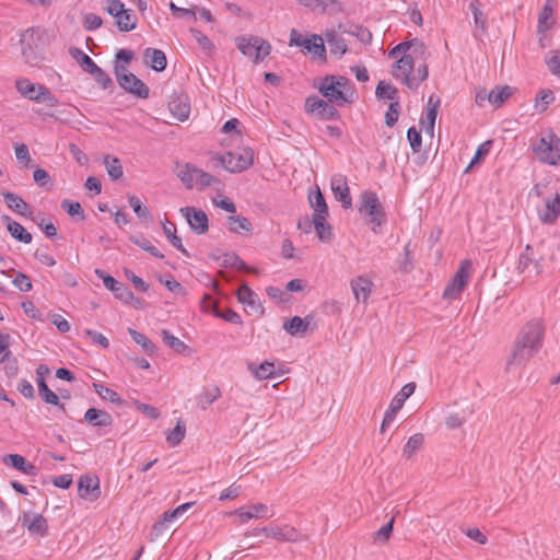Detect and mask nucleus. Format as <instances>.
<instances>
[{
	"mask_svg": "<svg viewBox=\"0 0 560 560\" xmlns=\"http://www.w3.org/2000/svg\"><path fill=\"white\" fill-rule=\"evenodd\" d=\"M319 93L327 98L329 103L342 106L353 101L354 91L346 77H336L328 74L324 77L318 84Z\"/></svg>",
	"mask_w": 560,
	"mask_h": 560,
	"instance_id": "f257e3e1",
	"label": "nucleus"
},
{
	"mask_svg": "<svg viewBox=\"0 0 560 560\" xmlns=\"http://www.w3.org/2000/svg\"><path fill=\"white\" fill-rule=\"evenodd\" d=\"M20 43L24 61L32 67H39L45 60V32L35 27L27 28L21 34Z\"/></svg>",
	"mask_w": 560,
	"mask_h": 560,
	"instance_id": "f03ea898",
	"label": "nucleus"
},
{
	"mask_svg": "<svg viewBox=\"0 0 560 560\" xmlns=\"http://www.w3.org/2000/svg\"><path fill=\"white\" fill-rule=\"evenodd\" d=\"M236 47L255 63L262 61L271 51V45L258 36H238L235 39Z\"/></svg>",
	"mask_w": 560,
	"mask_h": 560,
	"instance_id": "7ed1b4c3",
	"label": "nucleus"
},
{
	"mask_svg": "<svg viewBox=\"0 0 560 560\" xmlns=\"http://www.w3.org/2000/svg\"><path fill=\"white\" fill-rule=\"evenodd\" d=\"M535 156L542 163L549 165L560 164V138L549 133L548 138L541 137L532 145Z\"/></svg>",
	"mask_w": 560,
	"mask_h": 560,
	"instance_id": "20e7f679",
	"label": "nucleus"
},
{
	"mask_svg": "<svg viewBox=\"0 0 560 560\" xmlns=\"http://www.w3.org/2000/svg\"><path fill=\"white\" fill-rule=\"evenodd\" d=\"M217 165H221L230 173H241L253 165L254 154L252 149L244 148L240 152H226L213 158Z\"/></svg>",
	"mask_w": 560,
	"mask_h": 560,
	"instance_id": "39448f33",
	"label": "nucleus"
},
{
	"mask_svg": "<svg viewBox=\"0 0 560 560\" xmlns=\"http://www.w3.org/2000/svg\"><path fill=\"white\" fill-rule=\"evenodd\" d=\"M544 336V322L539 318H534L522 327L516 337V341L527 346H533L536 350H540L542 347Z\"/></svg>",
	"mask_w": 560,
	"mask_h": 560,
	"instance_id": "423d86ee",
	"label": "nucleus"
},
{
	"mask_svg": "<svg viewBox=\"0 0 560 560\" xmlns=\"http://www.w3.org/2000/svg\"><path fill=\"white\" fill-rule=\"evenodd\" d=\"M359 211L363 215L371 217V222L380 226L383 223L384 211L377 195L371 190H364L360 195Z\"/></svg>",
	"mask_w": 560,
	"mask_h": 560,
	"instance_id": "0eeeda50",
	"label": "nucleus"
},
{
	"mask_svg": "<svg viewBox=\"0 0 560 560\" xmlns=\"http://www.w3.org/2000/svg\"><path fill=\"white\" fill-rule=\"evenodd\" d=\"M416 384L413 382L406 384L392 399L388 409L386 410L382 424L381 433H384L386 429L394 421L397 412L402 408L405 401L415 393Z\"/></svg>",
	"mask_w": 560,
	"mask_h": 560,
	"instance_id": "6e6552de",
	"label": "nucleus"
},
{
	"mask_svg": "<svg viewBox=\"0 0 560 560\" xmlns=\"http://www.w3.org/2000/svg\"><path fill=\"white\" fill-rule=\"evenodd\" d=\"M337 105L324 101L316 95L308 96L305 101V109L307 113L315 115L320 119L337 120L340 114L336 108Z\"/></svg>",
	"mask_w": 560,
	"mask_h": 560,
	"instance_id": "1a4fd4ad",
	"label": "nucleus"
},
{
	"mask_svg": "<svg viewBox=\"0 0 560 560\" xmlns=\"http://www.w3.org/2000/svg\"><path fill=\"white\" fill-rule=\"evenodd\" d=\"M516 269L527 279L536 278L542 272L540 260L537 259L530 245H526L525 250L520 255Z\"/></svg>",
	"mask_w": 560,
	"mask_h": 560,
	"instance_id": "9d476101",
	"label": "nucleus"
},
{
	"mask_svg": "<svg viewBox=\"0 0 560 560\" xmlns=\"http://www.w3.org/2000/svg\"><path fill=\"white\" fill-rule=\"evenodd\" d=\"M471 267V262L469 260H464L460 264V268L456 271L452 281L445 287L443 292V298L446 300H455L459 298L464 288L466 287L469 275L467 269Z\"/></svg>",
	"mask_w": 560,
	"mask_h": 560,
	"instance_id": "9b49d317",
	"label": "nucleus"
},
{
	"mask_svg": "<svg viewBox=\"0 0 560 560\" xmlns=\"http://www.w3.org/2000/svg\"><path fill=\"white\" fill-rule=\"evenodd\" d=\"M413 69L415 60L412 56L405 54L398 58L392 73L396 79H401L409 89L416 90L418 89V82H416V77L411 75Z\"/></svg>",
	"mask_w": 560,
	"mask_h": 560,
	"instance_id": "f8f14e48",
	"label": "nucleus"
},
{
	"mask_svg": "<svg viewBox=\"0 0 560 560\" xmlns=\"http://www.w3.org/2000/svg\"><path fill=\"white\" fill-rule=\"evenodd\" d=\"M259 534H265L266 536L271 537L279 541H296L299 538L298 530L290 525L279 526V525L270 524L265 527L255 528L250 533V535H253V536H257Z\"/></svg>",
	"mask_w": 560,
	"mask_h": 560,
	"instance_id": "ddd939ff",
	"label": "nucleus"
},
{
	"mask_svg": "<svg viewBox=\"0 0 560 560\" xmlns=\"http://www.w3.org/2000/svg\"><path fill=\"white\" fill-rule=\"evenodd\" d=\"M95 272L103 280L104 287L112 291L117 299L126 304L132 303L135 300V294L129 290L127 285L117 281L112 276L105 275V272L102 270L96 269Z\"/></svg>",
	"mask_w": 560,
	"mask_h": 560,
	"instance_id": "4468645a",
	"label": "nucleus"
},
{
	"mask_svg": "<svg viewBox=\"0 0 560 560\" xmlns=\"http://www.w3.org/2000/svg\"><path fill=\"white\" fill-rule=\"evenodd\" d=\"M538 351L533 346L515 340L514 348L506 362V370H511L513 366H524Z\"/></svg>",
	"mask_w": 560,
	"mask_h": 560,
	"instance_id": "2eb2a0df",
	"label": "nucleus"
},
{
	"mask_svg": "<svg viewBox=\"0 0 560 560\" xmlns=\"http://www.w3.org/2000/svg\"><path fill=\"white\" fill-rule=\"evenodd\" d=\"M180 212L186 218L191 230L197 234H203L209 230L208 217L205 211L194 207L182 208Z\"/></svg>",
	"mask_w": 560,
	"mask_h": 560,
	"instance_id": "dca6fc26",
	"label": "nucleus"
},
{
	"mask_svg": "<svg viewBox=\"0 0 560 560\" xmlns=\"http://www.w3.org/2000/svg\"><path fill=\"white\" fill-rule=\"evenodd\" d=\"M78 491L81 498L96 500L101 495L100 479L96 476L83 475L78 481Z\"/></svg>",
	"mask_w": 560,
	"mask_h": 560,
	"instance_id": "f3484780",
	"label": "nucleus"
},
{
	"mask_svg": "<svg viewBox=\"0 0 560 560\" xmlns=\"http://www.w3.org/2000/svg\"><path fill=\"white\" fill-rule=\"evenodd\" d=\"M330 187L335 198L341 202L342 207L348 209L352 206L350 190L346 176L336 175L330 180Z\"/></svg>",
	"mask_w": 560,
	"mask_h": 560,
	"instance_id": "a211bd4d",
	"label": "nucleus"
},
{
	"mask_svg": "<svg viewBox=\"0 0 560 560\" xmlns=\"http://www.w3.org/2000/svg\"><path fill=\"white\" fill-rule=\"evenodd\" d=\"M350 287L355 301L366 304L372 293L373 282L364 276H358L350 281Z\"/></svg>",
	"mask_w": 560,
	"mask_h": 560,
	"instance_id": "6ab92c4d",
	"label": "nucleus"
},
{
	"mask_svg": "<svg viewBox=\"0 0 560 560\" xmlns=\"http://www.w3.org/2000/svg\"><path fill=\"white\" fill-rule=\"evenodd\" d=\"M122 82H120V88L126 92L139 97V98H148L150 90L149 88L133 73L129 75H124L121 78Z\"/></svg>",
	"mask_w": 560,
	"mask_h": 560,
	"instance_id": "aec40b11",
	"label": "nucleus"
},
{
	"mask_svg": "<svg viewBox=\"0 0 560 560\" xmlns=\"http://www.w3.org/2000/svg\"><path fill=\"white\" fill-rule=\"evenodd\" d=\"M3 463L8 466H12L16 470L27 475V476H36L37 467L32 463L27 462L25 457L19 454H8L2 458Z\"/></svg>",
	"mask_w": 560,
	"mask_h": 560,
	"instance_id": "412c9836",
	"label": "nucleus"
},
{
	"mask_svg": "<svg viewBox=\"0 0 560 560\" xmlns=\"http://www.w3.org/2000/svg\"><path fill=\"white\" fill-rule=\"evenodd\" d=\"M15 88L22 96L37 103L45 85L32 83L26 78H20L15 81Z\"/></svg>",
	"mask_w": 560,
	"mask_h": 560,
	"instance_id": "4be33fe9",
	"label": "nucleus"
},
{
	"mask_svg": "<svg viewBox=\"0 0 560 560\" xmlns=\"http://www.w3.org/2000/svg\"><path fill=\"white\" fill-rule=\"evenodd\" d=\"M22 525L26 526L27 530L32 535L44 537L48 534L47 520L40 514H36L33 520L30 521V513H24L22 517Z\"/></svg>",
	"mask_w": 560,
	"mask_h": 560,
	"instance_id": "5701e85b",
	"label": "nucleus"
},
{
	"mask_svg": "<svg viewBox=\"0 0 560 560\" xmlns=\"http://www.w3.org/2000/svg\"><path fill=\"white\" fill-rule=\"evenodd\" d=\"M144 62L150 66L154 71H164L167 66V59L161 49L147 48L143 54Z\"/></svg>",
	"mask_w": 560,
	"mask_h": 560,
	"instance_id": "b1692460",
	"label": "nucleus"
},
{
	"mask_svg": "<svg viewBox=\"0 0 560 560\" xmlns=\"http://www.w3.org/2000/svg\"><path fill=\"white\" fill-rule=\"evenodd\" d=\"M560 214V195L556 194L553 198H547L545 211L539 214L540 220L546 224H553Z\"/></svg>",
	"mask_w": 560,
	"mask_h": 560,
	"instance_id": "393cba45",
	"label": "nucleus"
},
{
	"mask_svg": "<svg viewBox=\"0 0 560 560\" xmlns=\"http://www.w3.org/2000/svg\"><path fill=\"white\" fill-rule=\"evenodd\" d=\"M84 420L93 427H109L113 424V417L104 410L89 408L85 411Z\"/></svg>",
	"mask_w": 560,
	"mask_h": 560,
	"instance_id": "a878e982",
	"label": "nucleus"
},
{
	"mask_svg": "<svg viewBox=\"0 0 560 560\" xmlns=\"http://www.w3.org/2000/svg\"><path fill=\"white\" fill-rule=\"evenodd\" d=\"M2 220L7 222V229L13 238L24 244L32 242V234L28 233L22 224L12 220L9 215H3Z\"/></svg>",
	"mask_w": 560,
	"mask_h": 560,
	"instance_id": "bb28decb",
	"label": "nucleus"
},
{
	"mask_svg": "<svg viewBox=\"0 0 560 560\" xmlns=\"http://www.w3.org/2000/svg\"><path fill=\"white\" fill-rule=\"evenodd\" d=\"M2 196L8 208L14 211L15 213L21 215L32 214L30 205L18 195L10 191H4L2 192Z\"/></svg>",
	"mask_w": 560,
	"mask_h": 560,
	"instance_id": "cd10ccee",
	"label": "nucleus"
},
{
	"mask_svg": "<svg viewBox=\"0 0 560 560\" xmlns=\"http://www.w3.org/2000/svg\"><path fill=\"white\" fill-rule=\"evenodd\" d=\"M194 502H187L178 505L172 511L164 512L162 518L154 524L153 529L159 532L167 528L168 523L173 522L176 517L188 511Z\"/></svg>",
	"mask_w": 560,
	"mask_h": 560,
	"instance_id": "c85d7f7f",
	"label": "nucleus"
},
{
	"mask_svg": "<svg viewBox=\"0 0 560 560\" xmlns=\"http://www.w3.org/2000/svg\"><path fill=\"white\" fill-rule=\"evenodd\" d=\"M304 52H310L314 58L326 60V48L322 36L313 34L302 47Z\"/></svg>",
	"mask_w": 560,
	"mask_h": 560,
	"instance_id": "c756f323",
	"label": "nucleus"
},
{
	"mask_svg": "<svg viewBox=\"0 0 560 560\" xmlns=\"http://www.w3.org/2000/svg\"><path fill=\"white\" fill-rule=\"evenodd\" d=\"M247 369L253 373L257 380L275 378L277 376L273 362L264 361L260 365L256 366L254 363H248Z\"/></svg>",
	"mask_w": 560,
	"mask_h": 560,
	"instance_id": "7c9ffc66",
	"label": "nucleus"
},
{
	"mask_svg": "<svg viewBox=\"0 0 560 560\" xmlns=\"http://www.w3.org/2000/svg\"><path fill=\"white\" fill-rule=\"evenodd\" d=\"M328 215L313 214L314 230L322 242H329L332 237L331 226L327 223Z\"/></svg>",
	"mask_w": 560,
	"mask_h": 560,
	"instance_id": "2f4dec72",
	"label": "nucleus"
},
{
	"mask_svg": "<svg viewBox=\"0 0 560 560\" xmlns=\"http://www.w3.org/2000/svg\"><path fill=\"white\" fill-rule=\"evenodd\" d=\"M311 319L312 318L308 316L304 318L300 316H293L290 320L283 324V329L292 336L303 334L307 330L311 324Z\"/></svg>",
	"mask_w": 560,
	"mask_h": 560,
	"instance_id": "473e14b6",
	"label": "nucleus"
},
{
	"mask_svg": "<svg viewBox=\"0 0 560 560\" xmlns=\"http://www.w3.org/2000/svg\"><path fill=\"white\" fill-rule=\"evenodd\" d=\"M36 383L38 387V394L46 404L58 406L61 410H65V405L59 402V397L48 387L45 380L42 377H36Z\"/></svg>",
	"mask_w": 560,
	"mask_h": 560,
	"instance_id": "72a5a7b5",
	"label": "nucleus"
},
{
	"mask_svg": "<svg viewBox=\"0 0 560 560\" xmlns=\"http://www.w3.org/2000/svg\"><path fill=\"white\" fill-rule=\"evenodd\" d=\"M237 514L242 522H247L252 518L268 517V506L264 503H257L250 506L249 510L241 508L237 510Z\"/></svg>",
	"mask_w": 560,
	"mask_h": 560,
	"instance_id": "f704fd0d",
	"label": "nucleus"
},
{
	"mask_svg": "<svg viewBox=\"0 0 560 560\" xmlns=\"http://www.w3.org/2000/svg\"><path fill=\"white\" fill-rule=\"evenodd\" d=\"M512 88L509 85L497 86L489 91L487 101L493 106L500 107L512 95Z\"/></svg>",
	"mask_w": 560,
	"mask_h": 560,
	"instance_id": "c9c22d12",
	"label": "nucleus"
},
{
	"mask_svg": "<svg viewBox=\"0 0 560 560\" xmlns=\"http://www.w3.org/2000/svg\"><path fill=\"white\" fill-rule=\"evenodd\" d=\"M439 105L440 98L436 97L434 105L432 107H428L425 117L420 120L421 128L431 137H433L434 133V124L438 116Z\"/></svg>",
	"mask_w": 560,
	"mask_h": 560,
	"instance_id": "e433bc0d",
	"label": "nucleus"
},
{
	"mask_svg": "<svg viewBox=\"0 0 560 560\" xmlns=\"http://www.w3.org/2000/svg\"><path fill=\"white\" fill-rule=\"evenodd\" d=\"M300 3L317 13H325L329 9L340 7L337 0H300Z\"/></svg>",
	"mask_w": 560,
	"mask_h": 560,
	"instance_id": "4c0bfd02",
	"label": "nucleus"
},
{
	"mask_svg": "<svg viewBox=\"0 0 560 560\" xmlns=\"http://www.w3.org/2000/svg\"><path fill=\"white\" fill-rule=\"evenodd\" d=\"M228 228L233 233H249L253 230L250 221L241 215H231L228 218Z\"/></svg>",
	"mask_w": 560,
	"mask_h": 560,
	"instance_id": "58836bf2",
	"label": "nucleus"
},
{
	"mask_svg": "<svg viewBox=\"0 0 560 560\" xmlns=\"http://www.w3.org/2000/svg\"><path fill=\"white\" fill-rule=\"evenodd\" d=\"M69 54L86 73L96 65L90 56L78 47L70 48Z\"/></svg>",
	"mask_w": 560,
	"mask_h": 560,
	"instance_id": "ea45409f",
	"label": "nucleus"
},
{
	"mask_svg": "<svg viewBox=\"0 0 560 560\" xmlns=\"http://www.w3.org/2000/svg\"><path fill=\"white\" fill-rule=\"evenodd\" d=\"M129 206L133 209V212L139 220L148 222L152 221V214L148 207H145L137 196H129Z\"/></svg>",
	"mask_w": 560,
	"mask_h": 560,
	"instance_id": "a19ab883",
	"label": "nucleus"
},
{
	"mask_svg": "<svg viewBox=\"0 0 560 560\" xmlns=\"http://www.w3.org/2000/svg\"><path fill=\"white\" fill-rule=\"evenodd\" d=\"M326 40L331 54L341 56L347 51V44L345 39L338 36L335 32L327 33Z\"/></svg>",
	"mask_w": 560,
	"mask_h": 560,
	"instance_id": "79ce46f5",
	"label": "nucleus"
},
{
	"mask_svg": "<svg viewBox=\"0 0 560 560\" xmlns=\"http://www.w3.org/2000/svg\"><path fill=\"white\" fill-rule=\"evenodd\" d=\"M117 26L121 32H129L137 26V16L131 10L125 9L124 13L117 18Z\"/></svg>",
	"mask_w": 560,
	"mask_h": 560,
	"instance_id": "37998d69",
	"label": "nucleus"
},
{
	"mask_svg": "<svg viewBox=\"0 0 560 560\" xmlns=\"http://www.w3.org/2000/svg\"><path fill=\"white\" fill-rule=\"evenodd\" d=\"M95 392L101 398L109 400L116 406L125 405V400L113 389L104 386L103 384H93Z\"/></svg>",
	"mask_w": 560,
	"mask_h": 560,
	"instance_id": "c03bdc74",
	"label": "nucleus"
},
{
	"mask_svg": "<svg viewBox=\"0 0 560 560\" xmlns=\"http://www.w3.org/2000/svg\"><path fill=\"white\" fill-rule=\"evenodd\" d=\"M104 164L107 174L110 176L112 179L117 180L122 176L124 171L120 160L118 158L106 155L104 159Z\"/></svg>",
	"mask_w": 560,
	"mask_h": 560,
	"instance_id": "a18cd8bd",
	"label": "nucleus"
},
{
	"mask_svg": "<svg viewBox=\"0 0 560 560\" xmlns=\"http://www.w3.org/2000/svg\"><path fill=\"white\" fill-rule=\"evenodd\" d=\"M161 335H162L163 342L166 346H168L171 349H173L175 352L184 353L188 349V346L184 341H182L180 339L175 337L168 330L163 329Z\"/></svg>",
	"mask_w": 560,
	"mask_h": 560,
	"instance_id": "49530a36",
	"label": "nucleus"
},
{
	"mask_svg": "<svg viewBox=\"0 0 560 560\" xmlns=\"http://www.w3.org/2000/svg\"><path fill=\"white\" fill-rule=\"evenodd\" d=\"M424 436L421 433L411 435L402 448V455L410 458L423 444Z\"/></svg>",
	"mask_w": 560,
	"mask_h": 560,
	"instance_id": "de8ad7c7",
	"label": "nucleus"
},
{
	"mask_svg": "<svg viewBox=\"0 0 560 560\" xmlns=\"http://www.w3.org/2000/svg\"><path fill=\"white\" fill-rule=\"evenodd\" d=\"M128 331H129L132 340L137 345H139L147 354H152L154 352L155 346L145 335L138 332L137 330H135L132 328H129Z\"/></svg>",
	"mask_w": 560,
	"mask_h": 560,
	"instance_id": "09e8293b",
	"label": "nucleus"
},
{
	"mask_svg": "<svg viewBox=\"0 0 560 560\" xmlns=\"http://www.w3.org/2000/svg\"><path fill=\"white\" fill-rule=\"evenodd\" d=\"M308 199L311 207L315 211L314 214L328 215V207L319 188H317L316 192L314 195H311Z\"/></svg>",
	"mask_w": 560,
	"mask_h": 560,
	"instance_id": "8fccbe9b",
	"label": "nucleus"
},
{
	"mask_svg": "<svg viewBox=\"0 0 560 560\" xmlns=\"http://www.w3.org/2000/svg\"><path fill=\"white\" fill-rule=\"evenodd\" d=\"M397 93L398 91L394 85H392L390 83H386L384 81H380L375 90V94L377 97L387 98L390 100L392 102L398 101Z\"/></svg>",
	"mask_w": 560,
	"mask_h": 560,
	"instance_id": "3c124183",
	"label": "nucleus"
},
{
	"mask_svg": "<svg viewBox=\"0 0 560 560\" xmlns=\"http://www.w3.org/2000/svg\"><path fill=\"white\" fill-rule=\"evenodd\" d=\"M221 396V392L218 387H212L210 389L205 390L198 397V406L206 410L214 400H217Z\"/></svg>",
	"mask_w": 560,
	"mask_h": 560,
	"instance_id": "603ef678",
	"label": "nucleus"
},
{
	"mask_svg": "<svg viewBox=\"0 0 560 560\" xmlns=\"http://www.w3.org/2000/svg\"><path fill=\"white\" fill-rule=\"evenodd\" d=\"M130 241L136 244L137 246H139L141 249L150 253L152 256L156 257V258H164V255L155 247L151 244V242L149 240H147L145 237L143 236H131L130 237Z\"/></svg>",
	"mask_w": 560,
	"mask_h": 560,
	"instance_id": "864d4df0",
	"label": "nucleus"
},
{
	"mask_svg": "<svg viewBox=\"0 0 560 560\" xmlns=\"http://www.w3.org/2000/svg\"><path fill=\"white\" fill-rule=\"evenodd\" d=\"M195 170H197V167L190 164H185L177 173V176L188 189L194 187V180L196 178Z\"/></svg>",
	"mask_w": 560,
	"mask_h": 560,
	"instance_id": "5fc2aeb1",
	"label": "nucleus"
},
{
	"mask_svg": "<svg viewBox=\"0 0 560 560\" xmlns=\"http://www.w3.org/2000/svg\"><path fill=\"white\" fill-rule=\"evenodd\" d=\"M88 73L91 74L93 77V79L104 90H106L113 85V80L110 79V77L103 69H101L97 65H95L93 67V69H91Z\"/></svg>",
	"mask_w": 560,
	"mask_h": 560,
	"instance_id": "6e6d98bb",
	"label": "nucleus"
},
{
	"mask_svg": "<svg viewBox=\"0 0 560 560\" xmlns=\"http://www.w3.org/2000/svg\"><path fill=\"white\" fill-rule=\"evenodd\" d=\"M170 110L178 120L184 121L188 118L190 113V107L186 103H180L173 101L168 104Z\"/></svg>",
	"mask_w": 560,
	"mask_h": 560,
	"instance_id": "4d7b16f0",
	"label": "nucleus"
},
{
	"mask_svg": "<svg viewBox=\"0 0 560 560\" xmlns=\"http://www.w3.org/2000/svg\"><path fill=\"white\" fill-rule=\"evenodd\" d=\"M222 265L236 270H247L246 264L235 253H225L222 256Z\"/></svg>",
	"mask_w": 560,
	"mask_h": 560,
	"instance_id": "13d9d810",
	"label": "nucleus"
},
{
	"mask_svg": "<svg viewBox=\"0 0 560 560\" xmlns=\"http://www.w3.org/2000/svg\"><path fill=\"white\" fill-rule=\"evenodd\" d=\"M185 433V424L178 421L176 427L167 434L166 441L170 443V445L176 446L184 440Z\"/></svg>",
	"mask_w": 560,
	"mask_h": 560,
	"instance_id": "bf43d9fd",
	"label": "nucleus"
},
{
	"mask_svg": "<svg viewBox=\"0 0 560 560\" xmlns=\"http://www.w3.org/2000/svg\"><path fill=\"white\" fill-rule=\"evenodd\" d=\"M237 299L243 304L254 306L256 304V293L247 285L242 284L237 291Z\"/></svg>",
	"mask_w": 560,
	"mask_h": 560,
	"instance_id": "052dcab7",
	"label": "nucleus"
},
{
	"mask_svg": "<svg viewBox=\"0 0 560 560\" xmlns=\"http://www.w3.org/2000/svg\"><path fill=\"white\" fill-rule=\"evenodd\" d=\"M190 33L192 34L194 38L197 40L199 46L207 54H211L213 51L214 45L207 35H205L202 32H200L197 28H190Z\"/></svg>",
	"mask_w": 560,
	"mask_h": 560,
	"instance_id": "680f3d73",
	"label": "nucleus"
},
{
	"mask_svg": "<svg viewBox=\"0 0 560 560\" xmlns=\"http://www.w3.org/2000/svg\"><path fill=\"white\" fill-rule=\"evenodd\" d=\"M551 16H552V9L546 4L541 12L539 13V18H538V32H545L547 31L548 28L551 27Z\"/></svg>",
	"mask_w": 560,
	"mask_h": 560,
	"instance_id": "e2e57ef3",
	"label": "nucleus"
},
{
	"mask_svg": "<svg viewBox=\"0 0 560 560\" xmlns=\"http://www.w3.org/2000/svg\"><path fill=\"white\" fill-rule=\"evenodd\" d=\"M407 139L410 143V148L412 152L418 153L422 147V137L419 130L416 127H410L407 131Z\"/></svg>",
	"mask_w": 560,
	"mask_h": 560,
	"instance_id": "0e129e2a",
	"label": "nucleus"
},
{
	"mask_svg": "<svg viewBox=\"0 0 560 560\" xmlns=\"http://www.w3.org/2000/svg\"><path fill=\"white\" fill-rule=\"evenodd\" d=\"M61 208L71 217L80 215L81 219H84V211L80 202L65 199L61 201Z\"/></svg>",
	"mask_w": 560,
	"mask_h": 560,
	"instance_id": "69168bd1",
	"label": "nucleus"
},
{
	"mask_svg": "<svg viewBox=\"0 0 560 560\" xmlns=\"http://www.w3.org/2000/svg\"><path fill=\"white\" fill-rule=\"evenodd\" d=\"M549 54L546 58L548 69L553 75L560 77V50H551Z\"/></svg>",
	"mask_w": 560,
	"mask_h": 560,
	"instance_id": "338daca9",
	"label": "nucleus"
},
{
	"mask_svg": "<svg viewBox=\"0 0 560 560\" xmlns=\"http://www.w3.org/2000/svg\"><path fill=\"white\" fill-rule=\"evenodd\" d=\"M555 100L553 93L550 90H542L536 97V107L539 108L540 112L547 109V106L552 103Z\"/></svg>",
	"mask_w": 560,
	"mask_h": 560,
	"instance_id": "774afa93",
	"label": "nucleus"
}]
</instances>
